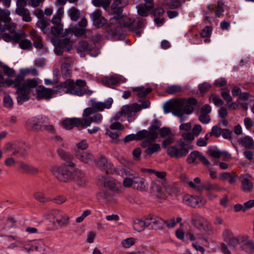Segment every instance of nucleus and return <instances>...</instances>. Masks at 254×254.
Returning a JSON list of instances; mask_svg holds the SVG:
<instances>
[{
  "label": "nucleus",
  "instance_id": "f257e3e1",
  "mask_svg": "<svg viewBox=\"0 0 254 254\" xmlns=\"http://www.w3.org/2000/svg\"><path fill=\"white\" fill-rule=\"evenodd\" d=\"M5 84L7 86H13L17 90V100L18 104L21 105L30 99L29 94L30 89L36 87L38 82L35 79H29L24 80V77L21 75H17L14 80L7 78L5 80Z\"/></svg>",
  "mask_w": 254,
  "mask_h": 254
},
{
  "label": "nucleus",
  "instance_id": "f03ea898",
  "mask_svg": "<svg viewBox=\"0 0 254 254\" xmlns=\"http://www.w3.org/2000/svg\"><path fill=\"white\" fill-rule=\"evenodd\" d=\"M197 101L195 99L191 98L188 100L185 99H178L167 103L164 107L165 113L169 112L170 110H173V114L180 118V122H182L188 119V115L190 114L193 110L192 105L196 104Z\"/></svg>",
  "mask_w": 254,
  "mask_h": 254
},
{
  "label": "nucleus",
  "instance_id": "7ed1b4c3",
  "mask_svg": "<svg viewBox=\"0 0 254 254\" xmlns=\"http://www.w3.org/2000/svg\"><path fill=\"white\" fill-rule=\"evenodd\" d=\"M140 110V107L136 104L131 105H126L123 106L121 110L117 113L116 115L111 119V125L109 129L116 131H120L124 129V126L118 121L123 122L122 117L125 116L127 118L129 122H133L135 119V113Z\"/></svg>",
  "mask_w": 254,
  "mask_h": 254
},
{
  "label": "nucleus",
  "instance_id": "20e7f679",
  "mask_svg": "<svg viewBox=\"0 0 254 254\" xmlns=\"http://www.w3.org/2000/svg\"><path fill=\"white\" fill-rule=\"evenodd\" d=\"M74 35L76 37H79V22L77 23H72L69 28L66 29L63 34L65 38L60 40L57 38H52L51 42L55 44H59L65 51H70L72 49V41L69 40L71 36Z\"/></svg>",
  "mask_w": 254,
  "mask_h": 254
},
{
  "label": "nucleus",
  "instance_id": "39448f33",
  "mask_svg": "<svg viewBox=\"0 0 254 254\" xmlns=\"http://www.w3.org/2000/svg\"><path fill=\"white\" fill-rule=\"evenodd\" d=\"M65 164L55 166L51 168L53 175L60 182L66 183L72 180L75 176V173L77 169L71 168L69 170Z\"/></svg>",
  "mask_w": 254,
  "mask_h": 254
},
{
  "label": "nucleus",
  "instance_id": "423d86ee",
  "mask_svg": "<svg viewBox=\"0 0 254 254\" xmlns=\"http://www.w3.org/2000/svg\"><path fill=\"white\" fill-rule=\"evenodd\" d=\"M46 218L53 225L54 229H58L65 226L68 222V217L64 212L53 210L46 215Z\"/></svg>",
  "mask_w": 254,
  "mask_h": 254
},
{
  "label": "nucleus",
  "instance_id": "0eeeda50",
  "mask_svg": "<svg viewBox=\"0 0 254 254\" xmlns=\"http://www.w3.org/2000/svg\"><path fill=\"white\" fill-rule=\"evenodd\" d=\"M192 148L191 145L186 143L184 140H180L176 145L168 148L167 154L171 157L180 158L186 156Z\"/></svg>",
  "mask_w": 254,
  "mask_h": 254
},
{
  "label": "nucleus",
  "instance_id": "6e6552de",
  "mask_svg": "<svg viewBox=\"0 0 254 254\" xmlns=\"http://www.w3.org/2000/svg\"><path fill=\"white\" fill-rule=\"evenodd\" d=\"M94 114V109L92 108L85 109L83 113V119L80 120V126L85 128L91 125L92 122L100 123L102 120V115L97 114L91 116Z\"/></svg>",
  "mask_w": 254,
  "mask_h": 254
},
{
  "label": "nucleus",
  "instance_id": "1a4fd4ad",
  "mask_svg": "<svg viewBox=\"0 0 254 254\" xmlns=\"http://www.w3.org/2000/svg\"><path fill=\"white\" fill-rule=\"evenodd\" d=\"M144 19L142 18H128L125 20L124 26L134 32V35L140 37L142 31L140 29L144 25Z\"/></svg>",
  "mask_w": 254,
  "mask_h": 254
},
{
  "label": "nucleus",
  "instance_id": "9d476101",
  "mask_svg": "<svg viewBox=\"0 0 254 254\" xmlns=\"http://www.w3.org/2000/svg\"><path fill=\"white\" fill-rule=\"evenodd\" d=\"M49 123L48 118L44 116L33 117L29 119L25 123L26 127L31 130H42L43 124Z\"/></svg>",
  "mask_w": 254,
  "mask_h": 254
},
{
  "label": "nucleus",
  "instance_id": "9b49d317",
  "mask_svg": "<svg viewBox=\"0 0 254 254\" xmlns=\"http://www.w3.org/2000/svg\"><path fill=\"white\" fill-rule=\"evenodd\" d=\"M191 222L196 228L208 234H211V229L208 221L199 214H192Z\"/></svg>",
  "mask_w": 254,
  "mask_h": 254
},
{
  "label": "nucleus",
  "instance_id": "f8f14e48",
  "mask_svg": "<svg viewBox=\"0 0 254 254\" xmlns=\"http://www.w3.org/2000/svg\"><path fill=\"white\" fill-rule=\"evenodd\" d=\"M57 87L60 90H64L65 93L79 95V79H77L75 83L73 82V80L67 79L59 84Z\"/></svg>",
  "mask_w": 254,
  "mask_h": 254
},
{
  "label": "nucleus",
  "instance_id": "ddd939ff",
  "mask_svg": "<svg viewBox=\"0 0 254 254\" xmlns=\"http://www.w3.org/2000/svg\"><path fill=\"white\" fill-rule=\"evenodd\" d=\"M153 129H156V134L158 132L161 137L165 138L162 145L163 148H166L168 145L174 142V133L168 127H163L160 129L156 126L153 127Z\"/></svg>",
  "mask_w": 254,
  "mask_h": 254
},
{
  "label": "nucleus",
  "instance_id": "4468645a",
  "mask_svg": "<svg viewBox=\"0 0 254 254\" xmlns=\"http://www.w3.org/2000/svg\"><path fill=\"white\" fill-rule=\"evenodd\" d=\"M183 200L186 204L193 207H200L206 202V199L202 196H192L190 194L185 195Z\"/></svg>",
  "mask_w": 254,
  "mask_h": 254
},
{
  "label": "nucleus",
  "instance_id": "2eb2a0df",
  "mask_svg": "<svg viewBox=\"0 0 254 254\" xmlns=\"http://www.w3.org/2000/svg\"><path fill=\"white\" fill-rule=\"evenodd\" d=\"M127 80V79L121 75L114 74L104 78L102 81L105 86L113 88L115 86L126 82Z\"/></svg>",
  "mask_w": 254,
  "mask_h": 254
},
{
  "label": "nucleus",
  "instance_id": "dca6fc26",
  "mask_svg": "<svg viewBox=\"0 0 254 254\" xmlns=\"http://www.w3.org/2000/svg\"><path fill=\"white\" fill-rule=\"evenodd\" d=\"M99 180L105 187L109 188L114 192L119 191L122 188L121 183L109 176H102Z\"/></svg>",
  "mask_w": 254,
  "mask_h": 254
},
{
  "label": "nucleus",
  "instance_id": "f3484780",
  "mask_svg": "<svg viewBox=\"0 0 254 254\" xmlns=\"http://www.w3.org/2000/svg\"><path fill=\"white\" fill-rule=\"evenodd\" d=\"M165 223V221L164 220L156 215H149L146 218L147 227L152 229L156 230L162 229Z\"/></svg>",
  "mask_w": 254,
  "mask_h": 254
},
{
  "label": "nucleus",
  "instance_id": "a211bd4d",
  "mask_svg": "<svg viewBox=\"0 0 254 254\" xmlns=\"http://www.w3.org/2000/svg\"><path fill=\"white\" fill-rule=\"evenodd\" d=\"M155 140L145 139L141 143V146L145 148L144 153L146 155L150 156L154 153H157L161 150L159 144L155 143Z\"/></svg>",
  "mask_w": 254,
  "mask_h": 254
},
{
  "label": "nucleus",
  "instance_id": "6ab92c4d",
  "mask_svg": "<svg viewBox=\"0 0 254 254\" xmlns=\"http://www.w3.org/2000/svg\"><path fill=\"white\" fill-rule=\"evenodd\" d=\"M90 18L93 25L97 28H101L107 23V19L102 15L101 11L99 10H97L91 13Z\"/></svg>",
  "mask_w": 254,
  "mask_h": 254
},
{
  "label": "nucleus",
  "instance_id": "aec40b11",
  "mask_svg": "<svg viewBox=\"0 0 254 254\" xmlns=\"http://www.w3.org/2000/svg\"><path fill=\"white\" fill-rule=\"evenodd\" d=\"M27 35L25 32L21 31L18 33V35L15 38V43H19L21 49L23 50L29 49L32 48L31 41L25 39Z\"/></svg>",
  "mask_w": 254,
  "mask_h": 254
},
{
  "label": "nucleus",
  "instance_id": "412c9836",
  "mask_svg": "<svg viewBox=\"0 0 254 254\" xmlns=\"http://www.w3.org/2000/svg\"><path fill=\"white\" fill-rule=\"evenodd\" d=\"M57 153L65 162V163L64 164L66 165L67 166L71 168H73L76 166L75 163L73 161V156L68 152H66L62 148H59L57 150Z\"/></svg>",
  "mask_w": 254,
  "mask_h": 254
},
{
  "label": "nucleus",
  "instance_id": "4be33fe9",
  "mask_svg": "<svg viewBox=\"0 0 254 254\" xmlns=\"http://www.w3.org/2000/svg\"><path fill=\"white\" fill-rule=\"evenodd\" d=\"M137 140H142L145 138V139L155 140L157 138L156 129H153V127L149 130H142L138 132L136 134Z\"/></svg>",
  "mask_w": 254,
  "mask_h": 254
},
{
  "label": "nucleus",
  "instance_id": "5701e85b",
  "mask_svg": "<svg viewBox=\"0 0 254 254\" xmlns=\"http://www.w3.org/2000/svg\"><path fill=\"white\" fill-rule=\"evenodd\" d=\"M197 158L204 165L206 166L210 164V162L207 158L199 152L197 151H193L189 154L187 158V161L189 163H192L195 162Z\"/></svg>",
  "mask_w": 254,
  "mask_h": 254
},
{
  "label": "nucleus",
  "instance_id": "b1692460",
  "mask_svg": "<svg viewBox=\"0 0 254 254\" xmlns=\"http://www.w3.org/2000/svg\"><path fill=\"white\" fill-rule=\"evenodd\" d=\"M211 111V108L208 105H205L201 108L199 116V120L201 123L203 124H207L209 122L210 117L208 114Z\"/></svg>",
  "mask_w": 254,
  "mask_h": 254
},
{
  "label": "nucleus",
  "instance_id": "393cba45",
  "mask_svg": "<svg viewBox=\"0 0 254 254\" xmlns=\"http://www.w3.org/2000/svg\"><path fill=\"white\" fill-rule=\"evenodd\" d=\"M36 97L38 99H50L52 97V91L43 86H38L36 90Z\"/></svg>",
  "mask_w": 254,
  "mask_h": 254
},
{
  "label": "nucleus",
  "instance_id": "a878e982",
  "mask_svg": "<svg viewBox=\"0 0 254 254\" xmlns=\"http://www.w3.org/2000/svg\"><path fill=\"white\" fill-rule=\"evenodd\" d=\"M148 185L146 180L136 175L134 180L133 188L141 191H146Z\"/></svg>",
  "mask_w": 254,
  "mask_h": 254
},
{
  "label": "nucleus",
  "instance_id": "bb28decb",
  "mask_svg": "<svg viewBox=\"0 0 254 254\" xmlns=\"http://www.w3.org/2000/svg\"><path fill=\"white\" fill-rule=\"evenodd\" d=\"M46 250V246L43 241L41 240L34 241L29 248V250L37 254H42Z\"/></svg>",
  "mask_w": 254,
  "mask_h": 254
},
{
  "label": "nucleus",
  "instance_id": "cd10ccee",
  "mask_svg": "<svg viewBox=\"0 0 254 254\" xmlns=\"http://www.w3.org/2000/svg\"><path fill=\"white\" fill-rule=\"evenodd\" d=\"M136 175L131 173L129 171H125L123 175L124 181L123 185L125 187L129 188L132 187L133 188L134 180Z\"/></svg>",
  "mask_w": 254,
  "mask_h": 254
},
{
  "label": "nucleus",
  "instance_id": "c85d7f7f",
  "mask_svg": "<svg viewBox=\"0 0 254 254\" xmlns=\"http://www.w3.org/2000/svg\"><path fill=\"white\" fill-rule=\"evenodd\" d=\"M238 143L241 146L249 149H254V140L249 135H245L238 139Z\"/></svg>",
  "mask_w": 254,
  "mask_h": 254
},
{
  "label": "nucleus",
  "instance_id": "c756f323",
  "mask_svg": "<svg viewBox=\"0 0 254 254\" xmlns=\"http://www.w3.org/2000/svg\"><path fill=\"white\" fill-rule=\"evenodd\" d=\"M128 3V0H114V2L111 5L113 12L121 14L122 8L126 6Z\"/></svg>",
  "mask_w": 254,
  "mask_h": 254
},
{
  "label": "nucleus",
  "instance_id": "7c9ffc66",
  "mask_svg": "<svg viewBox=\"0 0 254 254\" xmlns=\"http://www.w3.org/2000/svg\"><path fill=\"white\" fill-rule=\"evenodd\" d=\"M62 125L65 129H70L79 125V119L76 118L65 119L62 121Z\"/></svg>",
  "mask_w": 254,
  "mask_h": 254
},
{
  "label": "nucleus",
  "instance_id": "2f4dec72",
  "mask_svg": "<svg viewBox=\"0 0 254 254\" xmlns=\"http://www.w3.org/2000/svg\"><path fill=\"white\" fill-rule=\"evenodd\" d=\"M16 13L21 16L25 22H30L32 20L29 10L24 7H17L15 9Z\"/></svg>",
  "mask_w": 254,
  "mask_h": 254
},
{
  "label": "nucleus",
  "instance_id": "473e14b6",
  "mask_svg": "<svg viewBox=\"0 0 254 254\" xmlns=\"http://www.w3.org/2000/svg\"><path fill=\"white\" fill-rule=\"evenodd\" d=\"M205 190L207 191H221L225 190L221 187L218 183H211L210 182H207L204 184H202V190Z\"/></svg>",
  "mask_w": 254,
  "mask_h": 254
},
{
  "label": "nucleus",
  "instance_id": "72a5a7b5",
  "mask_svg": "<svg viewBox=\"0 0 254 254\" xmlns=\"http://www.w3.org/2000/svg\"><path fill=\"white\" fill-rule=\"evenodd\" d=\"M19 168L24 173L32 175L37 174L39 172L36 167L22 162L19 163Z\"/></svg>",
  "mask_w": 254,
  "mask_h": 254
},
{
  "label": "nucleus",
  "instance_id": "f704fd0d",
  "mask_svg": "<svg viewBox=\"0 0 254 254\" xmlns=\"http://www.w3.org/2000/svg\"><path fill=\"white\" fill-rule=\"evenodd\" d=\"M30 35L31 38L33 41L34 47L37 49H42L43 47V45L42 42L41 37L34 30H32L30 31Z\"/></svg>",
  "mask_w": 254,
  "mask_h": 254
},
{
  "label": "nucleus",
  "instance_id": "c9c22d12",
  "mask_svg": "<svg viewBox=\"0 0 254 254\" xmlns=\"http://www.w3.org/2000/svg\"><path fill=\"white\" fill-rule=\"evenodd\" d=\"M112 103L113 99L109 98L105 102H95L92 104V106L94 109L101 111H103L104 109L110 108Z\"/></svg>",
  "mask_w": 254,
  "mask_h": 254
},
{
  "label": "nucleus",
  "instance_id": "e433bc0d",
  "mask_svg": "<svg viewBox=\"0 0 254 254\" xmlns=\"http://www.w3.org/2000/svg\"><path fill=\"white\" fill-rule=\"evenodd\" d=\"M9 33H4L1 36L2 39L6 42H9L11 41H13L15 42V38L18 35V33H16L14 31V26L11 27V29H9Z\"/></svg>",
  "mask_w": 254,
  "mask_h": 254
},
{
  "label": "nucleus",
  "instance_id": "4c0bfd02",
  "mask_svg": "<svg viewBox=\"0 0 254 254\" xmlns=\"http://www.w3.org/2000/svg\"><path fill=\"white\" fill-rule=\"evenodd\" d=\"M132 225L133 229L138 232L143 231L146 227H147V225L146 224V218L144 220L136 219L133 221Z\"/></svg>",
  "mask_w": 254,
  "mask_h": 254
},
{
  "label": "nucleus",
  "instance_id": "58836bf2",
  "mask_svg": "<svg viewBox=\"0 0 254 254\" xmlns=\"http://www.w3.org/2000/svg\"><path fill=\"white\" fill-rule=\"evenodd\" d=\"M111 0H93L92 3L95 6H102L106 11L109 10Z\"/></svg>",
  "mask_w": 254,
  "mask_h": 254
},
{
  "label": "nucleus",
  "instance_id": "ea45409f",
  "mask_svg": "<svg viewBox=\"0 0 254 254\" xmlns=\"http://www.w3.org/2000/svg\"><path fill=\"white\" fill-rule=\"evenodd\" d=\"M132 90L136 92V95L140 98L145 97L152 91V89L150 87L144 88L142 86L133 88Z\"/></svg>",
  "mask_w": 254,
  "mask_h": 254
},
{
  "label": "nucleus",
  "instance_id": "a19ab883",
  "mask_svg": "<svg viewBox=\"0 0 254 254\" xmlns=\"http://www.w3.org/2000/svg\"><path fill=\"white\" fill-rule=\"evenodd\" d=\"M106 134L111 138L112 142L114 143H118L120 141L119 137L121 133L120 131H114L111 129H106Z\"/></svg>",
  "mask_w": 254,
  "mask_h": 254
},
{
  "label": "nucleus",
  "instance_id": "79ce46f5",
  "mask_svg": "<svg viewBox=\"0 0 254 254\" xmlns=\"http://www.w3.org/2000/svg\"><path fill=\"white\" fill-rule=\"evenodd\" d=\"M93 93V90L89 89L85 81L80 80V96L83 95L90 96Z\"/></svg>",
  "mask_w": 254,
  "mask_h": 254
},
{
  "label": "nucleus",
  "instance_id": "37998d69",
  "mask_svg": "<svg viewBox=\"0 0 254 254\" xmlns=\"http://www.w3.org/2000/svg\"><path fill=\"white\" fill-rule=\"evenodd\" d=\"M187 183L191 188L197 190H202V184H201V180L199 178H195L194 179L193 181H188Z\"/></svg>",
  "mask_w": 254,
  "mask_h": 254
},
{
  "label": "nucleus",
  "instance_id": "c03bdc74",
  "mask_svg": "<svg viewBox=\"0 0 254 254\" xmlns=\"http://www.w3.org/2000/svg\"><path fill=\"white\" fill-rule=\"evenodd\" d=\"M163 4L168 6L171 9H175L180 7L181 3L180 0H164Z\"/></svg>",
  "mask_w": 254,
  "mask_h": 254
},
{
  "label": "nucleus",
  "instance_id": "a18cd8bd",
  "mask_svg": "<svg viewBox=\"0 0 254 254\" xmlns=\"http://www.w3.org/2000/svg\"><path fill=\"white\" fill-rule=\"evenodd\" d=\"M253 188V184L247 178H244L242 181V189L245 192L251 191Z\"/></svg>",
  "mask_w": 254,
  "mask_h": 254
},
{
  "label": "nucleus",
  "instance_id": "49530a36",
  "mask_svg": "<svg viewBox=\"0 0 254 254\" xmlns=\"http://www.w3.org/2000/svg\"><path fill=\"white\" fill-rule=\"evenodd\" d=\"M10 11L6 9H1L0 8V21L3 22H10L11 18L9 17Z\"/></svg>",
  "mask_w": 254,
  "mask_h": 254
},
{
  "label": "nucleus",
  "instance_id": "de8ad7c7",
  "mask_svg": "<svg viewBox=\"0 0 254 254\" xmlns=\"http://www.w3.org/2000/svg\"><path fill=\"white\" fill-rule=\"evenodd\" d=\"M37 26L41 29L44 33H47L49 31L50 22L44 19H40L37 22Z\"/></svg>",
  "mask_w": 254,
  "mask_h": 254
},
{
  "label": "nucleus",
  "instance_id": "09e8293b",
  "mask_svg": "<svg viewBox=\"0 0 254 254\" xmlns=\"http://www.w3.org/2000/svg\"><path fill=\"white\" fill-rule=\"evenodd\" d=\"M0 66L2 68L3 74L8 77H12L15 71L13 69L10 68L7 65H3L2 63L0 61Z\"/></svg>",
  "mask_w": 254,
  "mask_h": 254
},
{
  "label": "nucleus",
  "instance_id": "8fccbe9b",
  "mask_svg": "<svg viewBox=\"0 0 254 254\" xmlns=\"http://www.w3.org/2000/svg\"><path fill=\"white\" fill-rule=\"evenodd\" d=\"M138 14L143 17L147 16L148 14V12L151 9H148L146 6L143 4H139L136 6Z\"/></svg>",
  "mask_w": 254,
  "mask_h": 254
},
{
  "label": "nucleus",
  "instance_id": "3c124183",
  "mask_svg": "<svg viewBox=\"0 0 254 254\" xmlns=\"http://www.w3.org/2000/svg\"><path fill=\"white\" fill-rule=\"evenodd\" d=\"M182 90V86L177 85H171L168 87L166 91L170 94H174L180 93Z\"/></svg>",
  "mask_w": 254,
  "mask_h": 254
},
{
  "label": "nucleus",
  "instance_id": "603ef678",
  "mask_svg": "<svg viewBox=\"0 0 254 254\" xmlns=\"http://www.w3.org/2000/svg\"><path fill=\"white\" fill-rule=\"evenodd\" d=\"M207 154L213 158H218L221 157V151L213 148H209L207 151Z\"/></svg>",
  "mask_w": 254,
  "mask_h": 254
},
{
  "label": "nucleus",
  "instance_id": "864d4df0",
  "mask_svg": "<svg viewBox=\"0 0 254 254\" xmlns=\"http://www.w3.org/2000/svg\"><path fill=\"white\" fill-rule=\"evenodd\" d=\"M69 16L72 20L76 22L79 18V11L75 7H72L69 10Z\"/></svg>",
  "mask_w": 254,
  "mask_h": 254
},
{
  "label": "nucleus",
  "instance_id": "5fc2aeb1",
  "mask_svg": "<svg viewBox=\"0 0 254 254\" xmlns=\"http://www.w3.org/2000/svg\"><path fill=\"white\" fill-rule=\"evenodd\" d=\"M135 243V239L133 238H128L123 240L121 244L125 248H129L133 246Z\"/></svg>",
  "mask_w": 254,
  "mask_h": 254
},
{
  "label": "nucleus",
  "instance_id": "6e6d98bb",
  "mask_svg": "<svg viewBox=\"0 0 254 254\" xmlns=\"http://www.w3.org/2000/svg\"><path fill=\"white\" fill-rule=\"evenodd\" d=\"M99 198L104 199L107 203L113 202L114 199L111 196L107 194L104 191H100L98 193Z\"/></svg>",
  "mask_w": 254,
  "mask_h": 254
},
{
  "label": "nucleus",
  "instance_id": "4d7b16f0",
  "mask_svg": "<svg viewBox=\"0 0 254 254\" xmlns=\"http://www.w3.org/2000/svg\"><path fill=\"white\" fill-rule=\"evenodd\" d=\"M224 3L222 1H218L217 6L215 7L214 12L217 17H220L224 12Z\"/></svg>",
  "mask_w": 254,
  "mask_h": 254
},
{
  "label": "nucleus",
  "instance_id": "13d9d810",
  "mask_svg": "<svg viewBox=\"0 0 254 254\" xmlns=\"http://www.w3.org/2000/svg\"><path fill=\"white\" fill-rule=\"evenodd\" d=\"M182 136L184 141H186L187 142H191L195 138L194 135L190 132H186L182 134Z\"/></svg>",
  "mask_w": 254,
  "mask_h": 254
},
{
  "label": "nucleus",
  "instance_id": "bf43d9fd",
  "mask_svg": "<svg viewBox=\"0 0 254 254\" xmlns=\"http://www.w3.org/2000/svg\"><path fill=\"white\" fill-rule=\"evenodd\" d=\"M91 49V45L85 41H80V52L82 51L88 53Z\"/></svg>",
  "mask_w": 254,
  "mask_h": 254
},
{
  "label": "nucleus",
  "instance_id": "052dcab7",
  "mask_svg": "<svg viewBox=\"0 0 254 254\" xmlns=\"http://www.w3.org/2000/svg\"><path fill=\"white\" fill-rule=\"evenodd\" d=\"M212 28L210 26H206L201 32L200 36L202 38H207L211 35Z\"/></svg>",
  "mask_w": 254,
  "mask_h": 254
},
{
  "label": "nucleus",
  "instance_id": "680f3d73",
  "mask_svg": "<svg viewBox=\"0 0 254 254\" xmlns=\"http://www.w3.org/2000/svg\"><path fill=\"white\" fill-rule=\"evenodd\" d=\"M147 172L154 174L157 177L161 179H164L166 176V173L164 172H159L152 169H147Z\"/></svg>",
  "mask_w": 254,
  "mask_h": 254
},
{
  "label": "nucleus",
  "instance_id": "e2e57ef3",
  "mask_svg": "<svg viewBox=\"0 0 254 254\" xmlns=\"http://www.w3.org/2000/svg\"><path fill=\"white\" fill-rule=\"evenodd\" d=\"M237 179L238 175L236 174L235 172L233 171L229 172V177H228L227 180L230 184H235L237 182Z\"/></svg>",
  "mask_w": 254,
  "mask_h": 254
},
{
  "label": "nucleus",
  "instance_id": "0e129e2a",
  "mask_svg": "<svg viewBox=\"0 0 254 254\" xmlns=\"http://www.w3.org/2000/svg\"><path fill=\"white\" fill-rule=\"evenodd\" d=\"M12 155H16L19 154L21 156H24L26 155V150L23 149L22 150L21 148L18 146L17 145L15 146V149H13L12 151Z\"/></svg>",
  "mask_w": 254,
  "mask_h": 254
},
{
  "label": "nucleus",
  "instance_id": "69168bd1",
  "mask_svg": "<svg viewBox=\"0 0 254 254\" xmlns=\"http://www.w3.org/2000/svg\"><path fill=\"white\" fill-rule=\"evenodd\" d=\"M34 198L38 201L41 202H45L47 199L45 197L44 194L40 191L36 192L34 194Z\"/></svg>",
  "mask_w": 254,
  "mask_h": 254
},
{
  "label": "nucleus",
  "instance_id": "338daca9",
  "mask_svg": "<svg viewBox=\"0 0 254 254\" xmlns=\"http://www.w3.org/2000/svg\"><path fill=\"white\" fill-rule=\"evenodd\" d=\"M92 155L87 152H83L80 154V161L87 163L91 160Z\"/></svg>",
  "mask_w": 254,
  "mask_h": 254
},
{
  "label": "nucleus",
  "instance_id": "774afa93",
  "mask_svg": "<svg viewBox=\"0 0 254 254\" xmlns=\"http://www.w3.org/2000/svg\"><path fill=\"white\" fill-rule=\"evenodd\" d=\"M222 235L224 240L226 242H227L230 239L234 236L232 232L228 229L225 230L223 231Z\"/></svg>",
  "mask_w": 254,
  "mask_h": 254
}]
</instances>
